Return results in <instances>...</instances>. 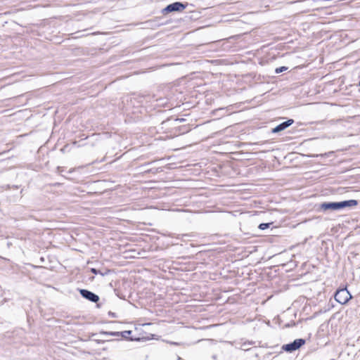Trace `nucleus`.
I'll use <instances>...</instances> for the list:
<instances>
[{"instance_id":"f257e3e1","label":"nucleus","mask_w":360,"mask_h":360,"mask_svg":"<svg viewBox=\"0 0 360 360\" xmlns=\"http://www.w3.org/2000/svg\"><path fill=\"white\" fill-rule=\"evenodd\" d=\"M188 4L187 2L175 1L170 4H168L166 7L161 10V13L164 15H167L170 13H180L185 10Z\"/></svg>"},{"instance_id":"f03ea898","label":"nucleus","mask_w":360,"mask_h":360,"mask_svg":"<svg viewBox=\"0 0 360 360\" xmlns=\"http://www.w3.org/2000/svg\"><path fill=\"white\" fill-rule=\"evenodd\" d=\"M334 298L335 301L340 304H346L352 298V296L347 287H345L336 290L334 294Z\"/></svg>"},{"instance_id":"7ed1b4c3","label":"nucleus","mask_w":360,"mask_h":360,"mask_svg":"<svg viewBox=\"0 0 360 360\" xmlns=\"http://www.w3.org/2000/svg\"><path fill=\"white\" fill-rule=\"evenodd\" d=\"M316 210L319 212L328 213L333 211H339L337 202H323L316 205Z\"/></svg>"},{"instance_id":"20e7f679","label":"nucleus","mask_w":360,"mask_h":360,"mask_svg":"<svg viewBox=\"0 0 360 360\" xmlns=\"http://www.w3.org/2000/svg\"><path fill=\"white\" fill-rule=\"evenodd\" d=\"M306 342L305 339L298 338L295 339L294 341L285 344L282 346V349L286 352H292L297 349H299L301 347H302Z\"/></svg>"},{"instance_id":"39448f33","label":"nucleus","mask_w":360,"mask_h":360,"mask_svg":"<svg viewBox=\"0 0 360 360\" xmlns=\"http://www.w3.org/2000/svg\"><path fill=\"white\" fill-rule=\"evenodd\" d=\"M78 290L83 298L91 302L96 303L98 308L101 307V304L98 303L100 297L98 295L86 289H78Z\"/></svg>"},{"instance_id":"423d86ee","label":"nucleus","mask_w":360,"mask_h":360,"mask_svg":"<svg viewBox=\"0 0 360 360\" xmlns=\"http://www.w3.org/2000/svg\"><path fill=\"white\" fill-rule=\"evenodd\" d=\"M294 122L295 120L293 119H288L286 121L283 122L278 124L277 126H276L275 127L272 128L271 132L272 134L280 133L286 129L290 126H291Z\"/></svg>"},{"instance_id":"0eeeda50","label":"nucleus","mask_w":360,"mask_h":360,"mask_svg":"<svg viewBox=\"0 0 360 360\" xmlns=\"http://www.w3.org/2000/svg\"><path fill=\"white\" fill-rule=\"evenodd\" d=\"M338 202V206L339 210H345V209H351L358 205L359 201L357 200H346L342 201H339Z\"/></svg>"},{"instance_id":"6e6552de","label":"nucleus","mask_w":360,"mask_h":360,"mask_svg":"<svg viewBox=\"0 0 360 360\" xmlns=\"http://www.w3.org/2000/svg\"><path fill=\"white\" fill-rule=\"evenodd\" d=\"M132 333V330H124V331H121V338L122 339H124V340H129V341H140V338H132V337H129V335Z\"/></svg>"},{"instance_id":"1a4fd4ad","label":"nucleus","mask_w":360,"mask_h":360,"mask_svg":"<svg viewBox=\"0 0 360 360\" xmlns=\"http://www.w3.org/2000/svg\"><path fill=\"white\" fill-rule=\"evenodd\" d=\"M100 334L101 335H109V336H113V337H117V338H120L121 337V332H118V331H104V330H101Z\"/></svg>"},{"instance_id":"9d476101","label":"nucleus","mask_w":360,"mask_h":360,"mask_svg":"<svg viewBox=\"0 0 360 360\" xmlns=\"http://www.w3.org/2000/svg\"><path fill=\"white\" fill-rule=\"evenodd\" d=\"M90 271L95 275L100 274L102 276H103L108 274V273L110 272V270L107 269V270H105V272H102L101 270L97 269L96 268H91Z\"/></svg>"},{"instance_id":"9b49d317","label":"nucleus","mask_w":360,"mask_h":360,"mask_svg":"<svg viewBox=\"0 0 360 360\" xmlns=\"http://www.w3.org/2000/svg\"><path fill=\"white\" fill-rule=\"evenodd\" d=\"M96 333H91L89 335V339L95 341L97 344H103L105 342H111L114 341L115 340H98V339H93V337L96 336Z\"/></svg>"},{"instance_id":"f8f14e48","label":"nucleus","mask_w":360,"mask_h":360,"mask_svg":"<svg viewBox=\"0 0 360 360\" xmlns=\"http://www.w3.org/2000/svg\"><path fill=\"white\" fill-rule=\"evenodd\" d=\"M271 224H273V222H270V223H261L258 226V228L260 230H265V229L269 228Z\"/></svg>"},{"instance_id":"ddd939ff","label":"nucleus","mask_w":360,"mask_h":360,"mask_svg":"<svg viewBox=\"0 0 360 360\" xmlns=\"http://www.w3.org/2000/svg\"><path fill=\"white\" fill-rule=\"evenodd\" d=\"M288 70V67L281 66L275 69V73L279 74Z\"/></svg>"},{"instance_id":"4468645a","label":"nucleus","mask_w":360,"mask_h":360,"mask_svg":"<svg viewBox=\"0 0 360 360\" xmlns=\"http://www.w3.org/2000/svg\"><path fill=\"white\" fill-rule=\"evenodd\" d=\"M333 152H329V153H326L324 154H320V155H309V157H319V156H321V157H328L330 154H332Z\"/></svg>"},{"instance_id":"2eb2a0df","label":"nucleus","mask_w":360,"mask_h":360,"mask_svg":"<svg viewBox=\"0 0 360 360\" xmlns=\"http://www.w3.org/2000/svg\"><path fill=\"white\" fill-rule=\"evenodd\" d=\"M188 131V127H181L179 128V133L180 134H184Z\"/></svg>"},{"instance_id":"dca6fc26","label":"nucleus","mask_w":360,"mask_h":360,"mask_svg":"<svg viewBox=\"0 0 360 360\" xmlns=\"http://www.w3.org/2000/svg\"><path fill=\"white\" fill-rule=\"evenodd\" d=\"M108 315L112 317V318H117V315L116 313L115 312H112L111 311H108Z\"/></svg>"},{"instance_id":"f3484780","label":"nucleus","mask_w":360,"mask_h":360,"mask_svg":"<svg viewBox=\"0 0 360 360\" xmlns=\"http://www.w3.org/2000/svg\"><path fill=\"white\" fill-rule=\"evenodd\" d=\"M173 121H174V122H179V123H180V122H181L185 121V120H184V119H183V118H181V119H179V118H176V119L173 120Z\"/></svg>"},{"instance_id":"a211bd4d","label":"nucleus","mask_w":360,"mask_h":360,"mask_svg":"<svg viewBox=\"0 0 360 360\" xmlns=\"http://www.w3.org/2000/svg\"><path fill=\"white\" fill-rule=\"evenodd\" d=\"M53 185H54V186H60V183H56V184H54Z\"/></svg>"},{"instance_id":"6ab92c4d","label":"nucleus","mask_w":360,"mask_h":360,"mask_svg":"<svg viewBox=\"0 0 360 360\" xmlns=\"http://www.w3.org/2000/svg\"><path fill=\"white\" fill-rule=\"evenodd\" d=\"M177 360H183V359L180 356H177Z\"/></svg>"},{"instance_id":"aec40b11","label":"nucleus","mask_w":360,"mask_h":360,"mask_svg":"<svg viewBox=\"0 0 360 360\" xmlns=\"http://www.w3.org/2000/svg\"><path fill=\"white\" fill-rule=\"evenodd\" d=\"M61 151L65 152V148H62Z\"/></svg>"},{"instance_id":"412c9836","label":"nucleus","mask_w":360,"mask_h":360,"mask_svg":"<svg viewBox=\"0 0 360 360\" xmlns=\"http://www.w3.org/2000/svg\"><path fill=\"white\" fill-rule=\"evenodd\" d=\"M172 345H177V343H176V342H172Z\"/></svg>"},{"instance_id":"4be33fe9","label":"nucleus","mask_w":360,"mask_h":360,"mask_svg":"<svg viewBox=\"0 0 360 360\" xmlns=\"http://www.w3.org/2000/svg\"><path fill=\"white\" fill-rule=\"evenodd\" d=\"M358 86H360V81L359 82Z\"/></svg>"}]
</instances>
